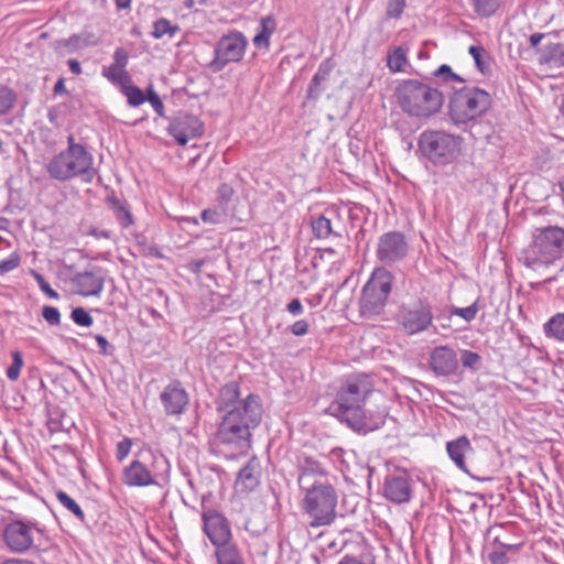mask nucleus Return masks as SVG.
I'll list each match as a JSON object with an SVG mask.
<instances>
[{"label":"nucleus","mask_w":564,"mask_h":564,"mask_svg":"<svg viewBox=\"0 0 564 564\" xmlns=\"http://www.w3.org/2000/svg\"><path fill=\"white\" fill-rule=\"evenodd\" d=\"M462 138L438 130L424 131L419 139L422 154L434 165H447L460 154Z\"/></svg>","instance_id":"nucleus-8"},{"label":"nucleus","mask_w":564,"mask_h":564,"mask_svg":"<svg viewBox=\"0 0 564 564\" xmlns=\"http://www.w3.org/2000/svg\"><path fill=\"white\" fill-rule=\"evenodd\" d=\"M478 70L486 75L490 72V56L481 45H471L468 50Z\"/></svg>","instance_id":"nucleus-32"},{"label":"nucleus","mask_w":564,"mask_h":564,"mask_svg":"<svg viewBox=\"0 0 564 564\" xmlns=\"http://www.w3.org/2000/svg\"><path fill=\"white\" fill-rule=\"evenodd\" d=\"M477 312H478V304H477V302H474L471 305L464 307V308L455 307L452 311V314H455V315L464 318L466 322H470L476 317Z\"/></svg>","instance_id":"nucleus-47"},{"label":"nucleus","mask_w":564,"mask_h":564,"mask_svg":"<svg viewBox=\"0 0 564 564\" xmlns=\"http://www.w3.org/2000/svg\"><path fill=\"white\" fill-rule=\"evenodd\" d=\"M104 75L113 84H118L122 88L127 83H131V76L124 68L110 66Z\"/></svg>","instance_id":"nucleus-37"},{"label":"nucleus","mask_w":564,"mask_h":564,"mask_svg":"<svg viewBox=\"0 0 564 564\" xmlns=\"http://www.w3.org/2000/svg\"><path fill=\"white\" fill-rule=\"evenodd\" d=\"M20 563H21V558H9V560L3 561L1 564H20Z\"/></svg>","instance_id":"nucleus-64"},{"label":"nucleus","mask_w":564,"mask_h":564,"mask_svg":"<svg viewBox=\"0 0 564 564\" xmlns=\"http://www.w3.org/2000/svg\"><path fill=\"white\" fill-rule=\"evenodd\" d=\"M261 31L254 36L253 43L258 47L268 48L270 45V36L276 29L275 20L272 15H267L261 19Z\"/></svg>","instance_id":"nucleus-29"},{"label":"nucleus","mask_w":564,"mask_h":564,"mask_svg":"<svg viewBox=\"0 0 564 564\" xmlns=\"http://www.w3.org/2000/svg\"><path fill=\"white\" fill-rule=\"evenodd\" d=\"M53 91H54V94H55V95L66 93V87H65V84H64V79H63V78H59V79L55 83L54 88H53Z\"/></svg>","instance_id":"nucleus-61"},{"label":"nucleus","mask_w":564,"mask_h":564,"mask_svg":"<svg viewBox=\"0 0 564 564\" xmlns=\"http://www.w3.org/2000/svg\"><path fill=\"white\" fill-rule=\"evenodd\" d=\"M48 176L57 182H68L79 177L82 182L89 184L98 174L94 167L93 154L63 152L55 154L45 164Z\"/></svg>","instance_id":"nucleus-6"},{"label":"nucleus","mask_w":564,"mask_h":564,"mask_svg":"<svg viewBox=\"0 0 564 564\" xmlns=\"http://www.w3.org/2000/svg\"><path fill=\"white\" fill-rule=\"evenodd\" d=\"M311 226L314 236L318 239H327L330 236L338 238L341 237L340 232L333 229L330 219L324 215H319L316 218H313Z\"/></svg>","instance_id":"nucleus-30"},{"label":"nucleus","mask_w":564,"mask_h":564,"mask_svg":"<svg viewBox=\"0 0 564 564\" xmlns=\"http://www.w3.org/2000/svg\"><path fill=\"white\" fill-rule=\"evenodd\" d=\"M32 276L34 278L40 290L44 294H46L51 299H55V300L59 299V294L51 288L50 283L44 279V276L41 273H39L36 271H32Z\"/></svg>","instance_id":"nucleus-43"},{"label":"nucleus","mask_w":564,"mask_h":564,"mask_svg":"<svg viewBox=\"0 0 564 564\" xmlns=\"http://www.w3.org/2000/svg\"><path fill=\"white\" fill-rule=\"evenodd\" d=\"M240 398L239 384L235 381H231L225 384L220 391L217 399V409L219 412L224 414L226 411L236 408L239 403L243 401Z\"/></svg>","instance_id":"nucleus-25"},{"label":"nucleus","mask_w":564,"mask_h":564,"mask_svg":"<svg viewBox=\"0 0 564 564\" xmlns=\"http://www.w3.org/2000/svg\"><path fill=\"white\" fill-rule=\"evenodd\" d=\"M289 329L294 336H304L308 333V323L305 319H299Z\"/></svg>","instance_id":"nucleus-54"},{"label":"nucleus","mask_w":564,"mask_h":564,"mask_svg":"<svg viewBox=\"0 0 564 564\" xmlns=\"http://www.w3.org/2000/svg\"><path fill=\"white\" fill-rule=\"evenodd\" d=\"M215 556L217 564H246L240 550L232 542L216 547Z\"/></svg>","instance_id":"nucleus-28"},{"label":"nucleus","mask_w":564,"mask_h":564,"mask_svg":"<svg viewBox=\"0 0 564 564\" xmlns=\"http://www.w3.org/2000/svg\"><path fill=\"white\" fill-rule=\"evenodd\" d=\"M6 545L13 553H24L33 544L32 528L22 521H12L3 530Z\"/></svg>","instance_id":"nucleus-17"},{"label":"nucleus","mask_w":564,"mask_h":564,"mask_svg":"<svg viewBox=\"0 0 564 564\" xmlns=\"http://www.w3.org/2000/svg\"><path fill=\"white\" fill-rule=\"evenodd\" d=\"M406 51L402 47L394 48L389 55H388V67L391 72H402L404 69V66L406 65Z\"/></svg>","instance_id":"nucleus-33"},{"label":"nucleus","mask_w":564,"mask_h":564,"mask_svg":"<svg viewBox=\"0 0 564 564\" xmlns=\"http://www.w3.org/2000/svg\"><path fill=\"white\" fill-rule=\"evenodd\" d=\"M488 558L491 564H507L509 562L507 551L497 546H495L494 551L489 553Z\"/></svg>","instance_id":"nucleus-53"},{"label":"nucleus","mask_w":564,"mask_h":564,"mask_svg":"<svg viewBox=\"0 0 564 564\" xmlns=\"http://www.w3.org/2000/svg\"><path fill=\"white\" fill-rule=\"evenodd\" d=\"M543 332L547 338L564 343V313L552 316L543 325Z\"/></svg>","instance_id":"nucleus-31"},{"label":"nucleus","mask_w":564,"mask_h":564,"mask_svg":"<svg viewBox=\"0 0 564 564\" xmlns=\"http://www.w3.org/2000/svg\"><path fill=\"white\" fill-rule=\"evenodd\" d=\"M219 193L223 196V198H229L232 194V189L230 186L223 184L219 188Z\"/></svg>","instance_id":"nucleus-62"},{"label":"nucleus","mask_w":564,"mask_h":564,"mask_svg":"<svg viewBox=\"0 0 564 564\" xmlns=\"http://www.w3.org/2000/svg\"><path fill=\"white\" fill-rule=\"evenodd\" d=\"M106 202L122 228L126 229L133 225L134 219L130 210V206L126 200L112 195L107 197Z\"/></svg>","instance_id":"nucleus-26"},{"label":"nucleus","mask_w":564,"mask_h":564,"mask_svg":"<svg viewBox=\"0 0 564 564\" xmlns=\"http://www.w3.org/2000/svg\"><path fill=\"white\" fill-rule=\"evenodd\" d=\"M95 339L99 346V352L104 356H108L111 352L109 351V343L102 335H96Z\"/></svg>","instance_id":"nucleus-57"},{"label":"nucleus","mask_w":564,"mask_h":564,"mask_svg":"<svg viewBox=\"0 0 564 564\" xmlns=\"http://www.w3.org/2000/svg\"><path fill=\"white\" fill-rule=\"evenodd\" d=\"M543 37H544V34H542V33H533V34H531L530 39H529L531 46L532 47H536L541 43Z\"/></svg>","instance_id":"nucleus-60"},{"label":"nucleus","mask_w":564,"mask_h":564,"mask_svg":"<svg viewBox=\"0 0 564 564\" xmlns=\"http://www.w3.org/2000/svg\"><path fill=\"white\" fill-rule=\"evenodd\" d=\"M400 108L412 117L429 118L443 105V95L436 88L417 79L403 80L395 91Z\"/></svg>","instance_id":"nucleus-4"},{"label":"nucleus","mask_w":564,"mask_h":564,"mask_svg":"<svg viewBox=\"0 0 564 564\" xmlns=\"http://www.w3.org/2000/svg\"><path fill=\"white\" fill-rule=\"evenodd\" d=\"M332 68L333 66L329 59L319 64L316 74L313 76L308 85L306 95L307 99L316 100L326 90Z\"/></svg>","instance_id":"nucleus-23"},{"label":"nucleus","mask_w":564,"mask_h":564,"mask_svg":"<svg viewBox=\"0 0 564 564\" xmlns=\"http://www.w3.org/2000/svg\"><path fill=\"white\" fill-rule=\"evenodd\" d=\"M247 40L241 32L232 31L224 35L215 47V57L210 62L214 72H220L227 64L239 62L246 51Z\"/></svg>","instance_id":"nucleus-11"},{"label":"nucleus","mask_w":564,"mask_h":564,"mask_svg":"<svg viewBox=\"0 0 564 564\" xmlns=\"http://www.w3.org/2000/svg\"><path fill=\"white\" fill-rule=\"evenodd\" d=\"M429 365L437 377L454 375L459 366L456 351L449 346H437L430 355Z\"/></svg>","instance_id":"nucleus-18"},{"label":"nucleus","mask_w":564,"mask_h":564,"mask_svg":"<svg viewBox=\"0 0 564 564\" xmlns=\"http://www.w3.org/2000/svg\"><path fill=\"white\" fill-rule=\"evenodd\" d=\"M260 397L248 394L236 408L226 411L218 423L214 443L218 452L229 458L245 454L251 448L252 431L262 420Z\"/></svg>","instance_id":"nucleus-2"},{"label":"nucleus","mask_w":564,"mask_h":564,"mask_svg":"<svg viewBox=\"0 0 564 564\" xmlns=\"http://www.w3.org/2000/svg\"><path fill=\"white\" fill-rule=\"evenodd\" d=\"M393 275L386 268L373 270L370 279L362 288L360 312L364 316L379 315L391 293Z\"/></svg>","instance_id":"nucleus-9"},{"label":"nucleus","mask_w":564,"mask_h":564,"mask_svg":"<svg viewBox=\"0 0 564 564\" xmlns=\"http://www.w3.org/2000/svg\"><path fill=\"white\" fill-rule=\"evenodd\" d=\"M72 319L75 324L79 326L88 327L93 324V317L83 307H76L72 311L70 314Z\"/></svg>","instance_id":"nucleus-42"},{"label":"nucleus","mask_w":564,"mask_h":564,"mask_svg":"<svg viewBox=\"0 0 564 564\" xmlns=\"http://www.w3.org/2000/svg\"><path fill=\"white\" fill-rule=\"evenodd\" d=\"M411 486L405 475L388 476L383 484L384 497L394 503L408 502L411 498Z\"/></svg>","instance_id":"nucleus-22"},{"label":"nucleus","mask_w":564,"mask_h":564,"mask_svg":"<svg viewBox=\"0 0 564 564\" xmlns=\"http://www.w3.org/2000/svg\"><path fill=\"white\" fill-rule=\"evenodd\" d=\"M167 131L178 144L185 145L189 139L203 133V123L196 116L181 113L170 121Z\"/></svg>","instance_id":"nucleus-16"},{"label":"nucleus","mask_w":564,"mask_h":564,"mask_svg":"<svg viewBox=\"0 0 564 564\" xmlns=\"http://www.w3.org/2000/svg\"><path fill=\"white\" fill-rule=\"evenodd\" d=\"M286 311L294 315V316H297V315H301L304 311L303 308V305L301 303V301L299 299H293L288 305H286Z\"/></svg>","instance_id":"nucleus-56"},{"label":"nucleus","mask_w":564,"mask_h":564,"mask_svg":"<svg viewBox=\"0 0 564 564\" xmlns=\"http://www.w3.org/2000/svg\"><path fill=\"white\" fill-rule=\"evenodd\" d=\"M22 354L19 350L12 351V364L7 369V377L11 381H17L23 367Z\"/></svg>","instance_id":"nucleus-39"},{"label":"nucleus","mask_w":564,"mask_h":564,"mask_svg":"<svg viewBox=\"0 0 564 564\" xmlns=\"http://www.w3.org/2000/svg\"><path fill=\"white\" fill-rule=\"evenodd\" d=\"M15 101L14 93L6 87L0 85V115L7 113Z\"/></svg>","instance_id":"nucleus-40"},{"label":"nucleus","mask_w":564,"mask_h":564,"mask_svg":"<svg viewBox=\"0 0 564 564\" xmlns=\"http://www.w3.org/2000/svg\"><path fill=\"white\" fill-rule=\"evenodd\" d=\"M303 509L308 514L310 527L319 528L332 524L336 519L338 494L333 481L302 490Z\"/></svg>","instance_id":"nucleus-5"},{"label":"nucleus","mask_w":564,"mask_h":564,"mask_svg":"<svg viewBox=\"0 0 564 564\" xmlns=\"http://www.w3.org/2000/svg\"><path fill=\"white\" fill-rule=\"evenodd\" d=\"M56 498L63 507L72 512L79 521L84 522L85 513L73 498L62 490L56 492Z\"/></svg>","instance_id":"nucleus-34"},{"label":"nucleus","mask_w":564,"mask_h":564,"mask_svg":"<svg viewBox=\"0 0 564 564\" xmlns=\"http://www.w3.org/2000/svg\"><path fill=\"white\" fill-rule=\"evenodd\" d=\"M121 91L127 97L128 104L132 107H138L145 101L143 91L131 83H127L121 88Z\"/></svg>","instance_id":"nucleus-35"},{"label":"nucleus","mask_w":564,"mask_h":564,"mask_svg":"<svg viewBox=\"0 0 564 564\" xmlns=\"http://www.w3.org/2000/svg\"><path fill=\"white\" fill-rule=\"evenodd\" d=\"M131 0H116V4L119 9H127L130 7Z\"/></svg>","instance_id":"nucleus-63"},{"label":"nucleus","mask_w":564,"mask_h":564,"mask_svg":"<svg viewBox=\"0 0 564 564\" xmlns=\"http://www.w3.org/2000/svg\"><path fill=\"white\" fill-rule=\"evenodd\" d=\"M547 50V59H556L558 58L563 62L564 58V46L561 43H550L545 46Z\"/></svg>","instance_id":"nucleus-52"},{"label":"nucleus","mask_w":564,"mask_h":564,"mask_svg":"<svg viewBox=\"0 0 564 564\" xmlns=\"http://www.w3.org/2000/svg\"><path fill=\"white\" fill-rule=\"evenodd\" d=\"M90 42L79 34H73L68 39L57 40L53 43V50L59 54H72L88 46Z\"/></svg>","instance_id":"nucleus-27"},{"label":"nucleus","mask_w":564,"mask_h":564,"mask_svg":"<svg viewBox=\"0 0 564 564\" xmlns=\"http://www.w3.org/2000/svg\"><path fill=\"white\" fill-rule=\"evenodd\" d=\"M67 64L73 74H75V75L82 74V66L77 59H68Z\"/></svg>","instance_id":"nucleus-59"},{"label":"nucleus","mask_w":564,"mask_h":564,"mask_svg":"<svg viewBox=\"0 0 564 564\" xmlns=\"http://www.w3.org/2000/svg\"><path fill=\"white\" fill-rule=\"evenodd\" d=\"M160 400L167 415H180L185 411L189 399L182 383L175 380L164 388Z\"/></svg>","instance_id":"nucleus-19"},{"label":"nucleus","mask_w":564,"mask_h":564,"mask_svg":"<svg viewBox=\"0 0 564 564\" xmlns=\"http://www.w3.org/2000/svg\"><path fill=\"white\" fill-rule=\"evenodd\" d=\"M400 323L408 334H417L430 327L433 314L429 304L419 301L400 310Z\"/></svg>","instance_id":"nucleus-12"},{"label":"nucleus","mask_w":564,"mask_h":564,"mask_svg":"<svg viewBox=\"0 0 564 564\" xmlns=\"http://www.w3.org/2000/svg\"><path fill=\"white\" fill-rule=\"evenodd\" d=\"M446 451L451 459L460 469L466 471L465 454L473 452V446L467 436L463 435L446 444Z\"/></svg>","instance_id":"nucleus-24"},{"label":"nucleus","mask_w":564,"mask_h":564,"mask_svg":"<svg viewBox=\"0 0 564 564\" xmlns=\"http://www.w3.org/2000/svg\"><path fill=\"white\" fill-rule=\"evenodd\" d=\"M491 105L490 95L475 86L455 89L449 100V117L456 126L465 124L485 113Z\"/></svg>","instance_id":"nucleus-7"},{"label":"nucleus","mask_w":564,"mask_h":564,"mask_svg":"<svg viewBox=\"0 0 564 564\" xmlns=\"http://www.w3.org/2000/svg\"><path fill=\"white\" fill-rule=\"evenodd\" d=\"M262 468L260 459L252 456L247 464L239 470L235 488L237 491L250 492L260 485Z\"/></svg>","instance_id":"nucleus-21"},{"label":"nucleus","mask_w":564,"mask_h":564,"mask_svg":"<svg viewBox=\"0 0 564 564\" xmlns=\"http://www.w3.org/2000/svg\"><path fill=\"white\" fill-rule=\"evenodd\" d=\"M132 441L129 437H124L121 442L117 444L116 457L118 462H122L127 458L131 451Z\"/></svg>","instance_id":"nucleus-50"},{"label":"nucleus","mask_w":564,"mask_h":564,"mask_svg":"<svg viewBox=\"0 0 564 564\" xmlns=\"http://www.w3.org/2000/svg\"><path fill=\"white\" fill-rule=\"evenodd\" d=\"M203 530L212 544L219 547L231 542L232 534L227 518L215 509H207L202 513Z\"/></svg>","instance_id":"nucleus-14"},{"label":"nucleus","mask_w":564,"mask_h":564,"mask_svg":"<svg viewBox=\"0 0 564 564\" xmlns=\"http://www.w3.org/2000/svg\"><path fill=\"white\" fill-rule=\"evenodd\" d=\"M563 256L564 228L547 226L535 230L532 242L521 251L519 260L538 271L562 260Z\"/></svg>","instance_id":"nucleus-3"},{"label":"nucleus","mask_w":564,"mask_h":564,"mask_svg":"<svg viewBox=\"0 0 564 564\" xmlns=\"http://www.w3.org/2000/svg\"><path fill=\"white\" fill-rule=\"evenodd\" d=\"M42 316L47 324L57 326L61 324V313L56 307L45 305L42 308Z\"/></svg>","instance_id":"nucleus-46"},{"label":"nucleus","mask_w":564,"mask_h":564,"mask_svg":"<svg viewBox=\"0 0 564 564\" xmlns=\"http://www.w3.org/2000/svg\"><path fill=\"white\" fill-rule=\"evenodd\" d=\"M503 525H494L490 527L487 530V536L492 538L495 546L505 550V551H517L520 547V544L516 543H507L501 540V535L499 534V531L503 530Z\"/></svg>","instance_id":"nucleus-36"},{"label":"nucleus","mask_w":564,"mask_h":564,"mask_svg":"<svg viewBox=\"0 0 564 564\" xmlns=\"http://www.w3.org/2000/svg\"><path fill=\"white\" fill-rule=\"evenodd\" d=\"M299 477L297 482L301 490L333 481L326 468L315 458L311 456H303L299 458L297 463Z\"/></svg>","instance_id":"nucleus-15"},{"label":"nucleus","mask_w":564,"mask_h":564,"mask_svg":"<svg viewBox=\"0 0 564 564\" xmlns=\"http://www.w3.org/2000/svg\"><path fill=\"white\" fill-rule=\"evenodd\" d=\"M63 152L91 154L84 144L76 142L74 134L67 137V148Z\"/></svg>","instance_id":"nucleus-51"},{"label":"nucleus","mask_w":564,"mask_h":564,"mask_svg":"<svg viewBox=\"0 0 564 564\" xmlns=\"http://www.w3.org/2000/svg\"><path fill=\"white\" fill-rule=\"evenodd\" d=\"M405 8V0H389L386 14L390 19H398L402 15Z\"/></svg>","instance_id":"nucleus-45"},{"label":"nucleus","mask_w":564,"mask_h":564,"mask_svg":"<svg viewBox=\"0 0 564 564\" xmlns=\"http://www.w3.org/2000/svg\"><path fill=\"white\" fill-rule=\"evenodd\" d=\"M145 100H149V102L153 107L154 111L159 116H163L164 105H163L161 98L159 97V95L152 88V86L148 89V96L145 97Z\"/></svg>","instance_id":"nucleus-49"},{"label":"nucleus","mask_w":564,"mask_h":564,"mask_svg":"<svg viewBox=\"0 0 564 564\" xmlns=\"http://www.w3.org/2000/svg\"><path fill=\"white\" fill-rule=\"evenodd\" d=\"M155 454L144 448L134 454L133 460L122 470V482L129 487H145L156 484L154 478Z\"/></svg>","instance_id":"nucleus-10"},{"label":"nucleus","mask_w":564,"mask_h":564,"mask_svg":"<svg viewBox=\"0 0 564 564\" xmlns=\"http://www.w3.org/2000/svg\"><path fill=\"white\" fill-rule=\"evenodd\" d=\"M178 30L177 25H172L169 20L162 18L154 22L152 35L155 39H161L165 34L173 37Z\"/></svg>","instance_id":"nucleus-38"},{"label":"nucleus","mask_w":564,"mask_h":564,"mask_svg":"<svg viewBox=\"0 0 564 564\" xmlns=\"http://www.w3.org/2000/svg\"><path fill=\"white\" fill-rule=\"evenodd\" d=\"M76 293L83 296H98L105 284V274L100 268L77 273L72 279Z\"/></svg>","instance_id":"nucleus-20"},{"label":"nucleus","mask_w":564,"mask_h":564,"mask_svg":"<svg viewBox=\"0 0 564 564\" xmlns=\"http://www.w3.org/2000/svg\"><path fill=\"white\" fill-rule=\"evenodd\" d=\"M434 76L443 78L444 82H458L460 84L465 83V79L459 75L452 72V68L448 65H441L435 72Z\"/></svg>","instance_id":"nucleus-44"},{"label":"nucleus","mask_w":564,"mask_h":564,"mask_svg":"<svg viewBox=\"0 0 564 564\" xmlns=\"http://www.w3.org/2000/svg\"><path fill=\"white\" fill-rule=\"evenodd\" d=\"M115 63L111 66L124 68L128 63V55L123 48H117L113 54Z\"/></svg>","instance_id":"nucleus-55"},{"label":"nucleus","mask_w":564,"mask_h":564,"mask_svg":"<svg viewBox=\"0 0 564 564\" xmlns=\"http://www.w3.org/2000/svg\"><path fill=\"white\" fill-rule=\"evenodd\" d=\"M481 360V357L471 350H463L462 364L465 368L476 369Z\"/></svg>","instance_id":"nucleus-48"},{"label":"nucleus","mask_w":564,"mask_h":564,"mask_svg":"<svg viewBox=\"0 0 564 564\" xmlns=\"http://www.w3.org/2000/svg\"><path fill=\"white\" fill-rule=\"evenodd\" d=\"M200 217L205 223H216L217 213L210 209H205L200 213Z\"/></svg>","instance_id":"nucleus-58"},{"label":"nucleus","mask_w":564,"mask_h":564,"mask_svg":"<svg viewBox=\"0 0 564 564\" xmlns=\"http://www.w3.org/2000/svg\"><path fill=\"white\" fill-rule=\"evenodd\" d=\"M475 10L482 17H489L499 7V0H474Z\"/></svg>","instance_id":"nucleus-41"},{"label":"nucleus","mask_w":564,"mask_h":564,"mask_svg":"<svg viewBox=\"0 0 564 564\" xmlns=\"http://www.w3.org/2000/svg\"><path fill=\"white\" fill-rule=\"evenodd\" d=\"M409 251V245L404 235L400 231L383 234L377 245V257L386 263L391 264L403 260Z\"/></svg>","instance_id":"nucleus-13"},{"label":"nucleus","mask_w":564,"mask_h":564,"mask_svg":"<svg viewBox=\"0 0 564 564\" xmlns=\"http://www.w3.org/2000/svg\"><path fill=\"white\" fill-rule=\"evenodd\" d=\"M373 392L375 383L370 376L350 375L343 380L327 411L358 433L376 431L384 424V414L368 416L365 410V404Z\"/></svg>","instance_id":"nucleus-1"}]
</instances>
